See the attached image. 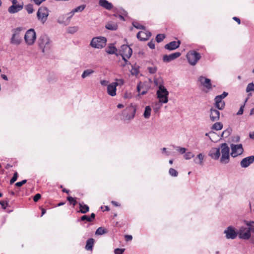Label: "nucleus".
I'll use <instances>...</instances> for the list:
<instances>
[{"mask_svg":"<svg viewBox=\"0 0 254 254\" xmlns=\"http://www.w3.org/2000/svg\"><path fill=\"white\" fill-rule=\"evenodd\" d=\"M18 178V174L17 172L14 173L13 177L10 180V184H13L17 179Z\"/></svg>","mask_w":254,"mask_h":254,"instance_id":"de8ad7c7","label":"nucleus"},{"mask_svg":"<svg viewBox=\"0 0 254 254\" xmlns=\"http://www.w3.org/2000/svg\"><path fill=\"white\" fill-rule=\"evenodd\" d=\"M148 71L150 73L153 74L157 71V67H149L148 68Z\"/></svg>","mask_w":254,"mask_h":254,"instance_id":"603ef678","label":"nucleus"},{"mask_svg":"<svg viewBox=\"0 0 254 254\" xmlns=\"http://www.w3.org/2000/svg\"><path fill=\"white\" fill-rule=\"evenodd\" d=\"M233 19L236 21V22H238V24H240L241 23V20L240 18L237 17H233Z\"/></svg>","mask_w":254,"mask_h":254,"instance_id":"0e129e2a","label":"nucleus"},{"mask_svg":"<svg viewBox=\"0 0 254 254\" xmlns=\"http://www.w3.org/2000/svg\"><path fill=\"white\" fill-rule=\"evenodd\" d=\"M121 51L122 57H126L127 59H129L132 53V49L127 45H124L121 46Z\"/></svg>","mask_w":254,"mask_h":254,"instance_id":"4468645a","label":"nucleus"},{"mask_svg":"<svg viewBox=\"0 0 254 254\" xmlns=\"http://www.w3.org/2000/svg\"><path fill=\"white\" fill-rule=\"evenodd\" d=\"M231 149V155L233 158L241 155L244 151L242 144H234L232 143L230 145Z\"/></svg>","mask_w":254,"mask_h":254,"instance_id":"9b49d317","label":"nucleus"},{"mask_svg":"<svg viewBox=\"0 0 254 254\" xmlns=\"http://www.w3.org/2000/svg\"><path fill=\"white\" fill-rule=\"evenodd\" d=\"M238 233L239 238L241 239L249 240L251 237V232L247 227H241Z\"/></svg>","mask_w":254,"mask_h":254,"instance_id":"ddd939ff","label":"nucleus"},{"mask_svg":"<svg viewBox=\"0 0 254 254\" xmlns=\"http://www.w3.org/2000/svg\"><path fill=\"white\" fill-rule=\"evenodd\" d=\"M105 28L108 30L114 31L117 29L118 25L113 21H109L106 23Z\"/></svg>","mask_w":254,"mask_h":254,"instance_id":"a878e982","label":"nucleus"},{"mask_svg":"<svg viewBox=\"0 0 254 254\" xmlns=\"http://www.w3.org/2000/svg\"><path fill=\"white\" fill-rule=\"evenodd\" d=\"M168 95L169 92L166 88L162 84L159 85L157 95V98L159 99V102L167 103L168 101Z\"/></svg>","mask_w":254,"mask_h":254,"instance_id":"20e7f679","label":"nucleus"},{"mask_svg":"<svg viewBox=\"0 0 254 254\" xmlns=\"http://www.w3.org/2000/svg\"><path fill=\"white\" fill-rule=\"evenodd\" d=\"M220 148L219 147L212 148L209 152L208 155L214 160H218L220 156Z\"/></svg>","mask_w":254,"mask_h":254,"instance_id":"dca6fc26","label":"nucleus"},{"mask_svg":"<svg viewBox=\"0 0 254 254\" xmlns=\"http://www.w3.org/2000/svg\"><path fill=\"white\" fill-rule=\"evenodd\" d=\"M23 28L19 27L12 29V35L10 39V43L12 45L18 46L22 42L21 31Z\"/></svg>","mask_w":254,"mask_h":254,"instance_id":"f03ea898","label":"nucleus"},{"mask_svg":"<svg viewBox=\"0 0 254 254\" xmlns=\"http://www.w3.org/2000/svg\"><path fill=\"white\" fill-rule=\"evenodd\" d=\"M231 134V129H227L222 132L221 136L223 137H227Z\"/></svg>","mask_w":254,"mask_h":254,"instance_id":"a18cd8bd","label":"nucleus"},{"mask_svg":"<svg viewBox=\"0 0 254 254\" xmlns=\"http://www.w3.org/2000/svg\"><path fill=\"white\" fill-rule=\"evenodd\" d=\"M1 78L3 79H4L5 80H8V78H7V76L6 75H5V74H1Z\"/></svg>","mask_w":254,"mask_h":254,"instance_id":"69168bd1","label":"nucleus"},{"mask_svg":"<svg viewBox=\"0 0 254 254\" xmlns=\"http://www.w3.org/2000/svg\"><path fill=\"white\" fill-rule=\"evenodd\" d=\"M244 105H242L241 106L239 110L238 111V112L237 113V115H241L243 114V112H244Z\"/></svg>","mask_w":254,"mask_h":254,"instance_id":"bf43d9fd","label":"nucleus"},{"mask_svg":"<svg viewBox=\"0 0 254 254\" xmlns=\"http://www.w3.org/2000/svg\"><path fill=\"white\" fill-rule=\"evenodd\" d=\"M151 35V33L149 31H140L137 34V38L140 41H146Z\"/></svg>","mask_w":254,"mask_h":254,"instance_id":"6ab92c4d","label":"nucleus"},{"mask_svg":"<svg viewBox=\"0 0 254 254\" xmlns=\"http://www.w3.org/2000/svg\"><path fill=\"white\" fill-rule=\"evenodd\" d=\"M228 95L226 92H223V93L220 95H217L215 97V106L219 110H222L225 108V103L223 100Z\"/></svg>","mask_w":254,"mask_h":254,"instance_id":"6e6552de","label":"nucleus"},{"mask_svg":"<svg viewBox=\"0 0 254 254\" xmlns=\"http://www.w3.org/2000/svg\"><path fill=\"white\" fill-rule=\"evenodd\" d=\"M80 220L91 222V218L89 216L85 215L81 217Z\"/></svg>","mask_w":254,"mask_h":254,"instance_id":"09e8293b","label":"nucleus"},{"mask_svg":"<svg viewBox=\"0 0 254 254\" xmlns=\"http://www.w3.org/2000/svg\"><path fill=\"white\" fill-rule=\"evenodd\" d=\"M245 223L250 232L254 233V221H245Z\"/></svg>","mask_w":254,"mask_h":254,"instance_id":"2f4dec72","label":"nucleus"},{"mask_svg":"<svg viewBox=\"0 0 254 254\" xmlns=\"http://www.w3.org/2000/svg\"><path fill=\"white\" fill-rule=\"evenodd\" d=\"M222 154L220 162L222 164H227L230 161V148L226 143H223L221 144L220 148Z\"/></svg>","mask_w":254,"mask_h":254,"instance_id":"7ed1b4c3","label":"nucleus"},{"mask_svg":"<svg viewBox=\"0 0 254 254\" xmlns=\"http://www.w3.org/2000/svg\"><path fill=\"white\" fill-rule=\"evenodd\" d=\"M210 112V119L212 122H216L219 120L220 112L218 110L212 108Z\"/></svg>","mask_w":254,"mask_h":254,"instance_id":"412c9836","label":"nucleus"},{"mask_svg":"<svg viewBox=\"0 0 254 254\" xmlns=\"http://www.w3.org/2000/svg\"><path fill=\"white\" fill-rule=\"evenodd\" d=\"M70 19L71 16L66 17V14H63L59 16L57 22L66 26L69 24Z\"/></svg>","mask_w":254,"mask_h":254,"instance_id":"aec40b11","label":"nucleus"},{"mask_svg":"<svg viewBox=\"0 0 254 254\" xmlns=\"http://www.w3.org/2000/svg\"><path fill=\"white\" fill-rule=\"evenodd\" d=\"M174 147L177 151H178L182 154H185L186 153V149L184 147L177 146H174Z\"/></svg>","mask_w":254,"mask_h":254,"instance_id":"37998d69","label":"nucleus"},{"mask_svg":"<svg viewBox=\"0 0 254 254\" xmlns=\"http://www.w3.org/2000/svg\"><path fill=\"white\" fill-rule=\"evenodd\" d=\"M154 83H155V85L158 86V87H159V85L162 84H161V82H162L161 79L154 78Z\"/></svg>","mask_w":254,"mask_h":254,"instance_id":"13d9d810","label":"nucleus"},{"mask_svg":"<svg viewBox=\"0 0 254 254\" xmlns=\"http://www.w3.org/2000/svg\"><path fill=\"white\" fill-rule=\"evenodd\" d=\"M194 156V154H193L192 152H188L187 153H186L184 155V157L186 159V160H189V159H190L191 158H193V157Z\"/></svg>","mask_w":254,"mask_h":254,"instance_id":"ea45409f","label":"nucleus"},{"mask_svg":"<svg viewBox=\"0 0 254 254\" xmlns=\"http://www.w3.org/2000/svg\"><path fill=\"white\" fill-rule=\"evenodd\" d=\"M249 136L251 138L254 139V131L250 133Z\"/></svg>","mask_w":254,"mask_h":254,"instance_id":"338daca9","label":"nucleus"},{"mask_svg":"<svg viewBox=\"0 0 254 254\" xmlns=\"http://www.w3.org/2000/svg\"><path fill=\"white\" fill-rule=\"evenodd\" d=\"M254 91V84L253 83H249L246 88V92Z\"/></svg>","mask_w":254,"mask_h":254,"instance_id":"c03bdc74","label":"nucleus"},{"mask_svg":"<svg viewBox=\"0 0 254 254\" xmlns=\"http://www.w3.org/2000/svg\"><path fill=\"white\" fill-rule=\"evenodd\" d=\"M181 44L180 41H172L165 46V48L170 51L174 50L177 49Z\"/></svg>","mask_w":254,"mask_h":254,"instance_id":"5701e85b","label":"nucleus"},{"mask_svg":"<svg viewBox=\"0 0 254 254\" xmlns=\"http://www.w3.org/2000/svg\"><path fill=\"white\" fill-rule=\"evenodd\" d=\"M117 12L119 13V14H122V15L125 16H126L127 14V12L122 8H120L118 10Z\"/></svg>","mask_w":254,"mask_h":254,"instance_id":"864d4df0","label":"nucleus"},{"mask_svg":"<svg viewBox=\"0 0 254 254\" xmlns=\"http://www.w3.org/2000/svg\"><path fill=\"white\" fill-rule=\"evenodd\" d=\"M149 47L151 49H154L155 48V44L152 41H150L147 44Z\"/></svg>","mask_w":254,"mask_h":254,"instance_id":"052dcab7","label":"nucleus"},{"mask_svg":"<svg viewBox=\"0 0 254 254\" xmlns=\"http://www.w3.org/2000/svg\"><path fill=\"white\" fill-rule=\"evenodd\" d=\"M41 197L40 193H37L33 197V200L35 202H37Z\"/></svg>","mask_w":254,"mask_h":254,"instance_id":"4d7b16f0","label":"nucleus"},{"mask_svg":"<svg viewBox=\"0 0 254 254\" xmlns=\"http://www.w3.org/2000/svg\"><path fill=\"white\" fill-rule=\"evenodd\" d=\"M234 141L235 142H239L240 141V137L239 136H237L235 137Z\"/></svg>","mask_w":254,"mask_h":254,"instance_id":"774afa93","label":"nucleus"},{"mask_svg":"<svg viewBox=\"0 0 254 254\" xmlns=\"http://www.w3.org/2000/svg\"><path fill=\"white\" fill-rule=\"evenodd\" d=\"M99 5L107 10H111L113 7L112 3L107 0H99Z\"/></svg>","mask_w":254,"mask_h":254,"instance_id":"393cba45","label":"nucleus"},{"mask_svg":"<svg viewBox=\"0 0 254 254\" xmlns=\"http://www.w3.org/2000/svg\"><path fill=\"white\" fill-rule=\"evenodd\" d=\"M85 6H86L85 5L83 4V5H81L80 6H78L76 7V8L73 9L71 11V13H72V15H74L75 12H79V11H80V12L82 11L84 9V8H85Z\"/></svg>","mask_w":254,"mask_h":254,"instance_id":"f704fd0d","label":"nucleus"},{"mask_svg":"<svg viewBox=\"0 0 254 254\" xmlns=\"http://www.w3.org/2000/svg\"><path fill=\"white\" fill-rule=\"evenodd\" d=\"M125 251L124 249H116L114 251V253L115 254H122Z\"/></svg>","mask_w":254,"mask_h":254,"instance_id":"3c124183","label":"nucleus"},{"mask_svg":"<svg viewBox=\"0 0 254 254\" xmlns=\"http://www.w3.org/2000/svg\"><path fill=\"white\" fill-rule=\"evenodd\" d=\"M224 233L225 234V237L227 239L234 240L238 235V231H236L235 228L232 226H228L224 230Z\"/></svg>","mask_w":254,"mask_h":254,"instance_id":"f8f14e48","label":"nucleus"},{"mask_svg":"<svg viewBox=\"0 0 254 254\" xmlns=\"http://www.w3.org/2000/svg\"><path fill=\"white\" fill-rule=\"evenodd\" d=\"M198 80L200 82L201 84L207 89H210L212 88L211 80L210 79L201 76L199 77Z\"/></svg>","mask_w":254,"mask_h":254,"instance_id":"4be33fe9","label":"nucleus"},{"mask_svg":"<svg viewBox=\"0 0 254 254\" xmlns=\"http://www.w3.org/2000/svg\"><path fill=\"white\" fill-rule=\"evenodd\" d=\"M94 240L93 238H90L87 240L85 246V249L88 251H92L94 243Z\"/></svg>","mask_w":254,"mask_h":254,"instance_id":"c85d7f7f","label":"nucleus"},{"mask_svg":"<svg viewBox=\"0 0 254 254\" xmlns=\"http://www.w3.org/2000/svg\"><path fill=\"white\" fill-rule=\"evenodd\" d=\"M95 72V71L91 69H87L85 70L82 75L81 77L82 78H85L86 77L90 76L92 74L94 73Z\"/></svg>","mask_w":254,"mask_h":254,"instance_id":"7c9ffc66","label":"nucleus"},{"mask_svg":"<svg viewBox=\"0 0 254 254\" xmlns=\"http://www.w3.org/2000/svg\"><path fill=\"white\" fill-rule=\"evenodd\" d=\"M117 49L113 44H110L106 49V52L109 54H116Z\"/></svg>","mask_w":254,"mask_h":254,"instance_id":"bb28decb","label":"nucleus"},{"mask_svg":"<svg viewBox=\"0 0 254 254\" xmlns=\"http://www.w3.org/2000/svg\"><path fill=\"white\" fill-rule=\"evenodd\" d=\"M223 128V124L221 122L215 123L212 127L211 129L215 130H220Z\"/></svg>","mask_w":254,"mask_h":254,"instance_id":"72a5a7b5","label":"nucleus"},{"mask_svg":"<svg viewBox=\"0 0 254 254\" xmlns=\"http://www.w3.org/2000/svg\"><path fill=\"white\" fill-rule=\"evenodd\" d=\"M203 159V155L202 153H199L196 156V157L193 159V161L195 164H199L200 165H202Z\"/></svg>","mask_w":254,"mask_h":254,"instance_id":"cd10ccee","label":"nucleus"},{"mask_svg":"<svg viewBox=\"0 0 254 254\" xmlns=\"http://www.w3.org/2000/svg\"><path fill=\"white\" fill-rule=\"evenodd\" d=\"M133 26L138 29H144L145 27L143 25H140L137 22H132Z\"/></svg>","mask_w":254,"mask_h":254,"instance_id":"49530a36","label":"nucleus"},{"mask_svg":"<svg viewBox=\"0 0 254 254\" xmlns=\"http://www.w3.org/2000/svg\"><path fill=\"white\" fill-rule=\"evenodd\" d=\"M67 200L71 204H72L73 206H75L77 204V201L75 198L72 197V196H68L67 197Z\"/></svg>","mask_w":254,"mask_h":254,"instance_id":"79ce46f5","label":"nucleus"},{"mask_svg":"<svg viewBox=\"0 0 254 254\" xmlns=\"http://www.w3.org/2000/svg\"><path fill=\"white\" fill-rule=\"evenodd\" d=\"M118 83L117 82H112L107 86V93L111 96H115L116 95L117 86Z\"/></svg>","mask_w":254,"mask_h":254,"instance_id":"f3484780","label":"nucleus"},{"mask_svg":"<svg viewBox=\"0 0 254 254\" xmlns=\"http://www.w3.org/2000/svg\"><path fill=\"white\" fill-rule=\"evenodd\" d=\"M181 55L180 52H176L169 55H165L163 57V61L165 63H169L179 57Z\"/></svg>","mask_w":254,"mask_h":254,"instance_id":"a211bd4d","label":"nucleus"},{"mask_svg":"<svg viewBox=\"0 0 254 254\" xmlns=\"http://www.w3.org/2000/svg\"><path fill=\"white\" fill-rule=\"evenodd\" d=\"M107 232V231L106 229L102 227H99L97 229L95 234L96 235H102L106 233Z\"/></svg>","mask_w":254,"mask_h":254,"instance_id":"c9c22d12","label":"nucleus"},{"mask_svg":"<svg viewBox=\"0 0 254 254\" xmlns=\"http://www.w3.org/2000/svg\"><path fill=\"white\" fill-rule=\"evenodd\" d=\"M23 7V3L17 4L16 5H12L8 7V11L10 13H15L21 10Z\"/></svg>","mask_w":254,"mask_h":254,"instance_id":"b1692460","label":"nucleus"},{"mask_svg":"<svg viewBox=\"0 0 254 254\" xmlns=\"http://www.w3.org/2000/svg\"><path fill=\"white\" fill-rule=\"evenodd\" d=\"M27 182L26 180H23L21 182H17L15 183V185L17 187H20L22 186L23 185L25 184Z\"/></svg>","mask_w":254,"mask_h":254,"instance_id":"6e6d98bb","label":"nucleus"},{"mask_svg":"<svg viewBox=\"0 0 254 254\" xmlns=\"http://www.w3.org/2000/svg\"><path fill=\"white\" fill-rule=\"evenodd\" d=\"M125 239L127 241H131L132 239L131 235H127L125 236Z\"/></svg>","mask_w":254,"mask_h":254,"instance_id":"e2e57ef3","label":"nucleus"},{"mask_svg":"<svg viewBox=\"0 0 254 254\" xmlns=\"http://www.w3.org/2000/svg\"><path fill=\"white\" fill-rule=\"evenodd\" d=\"M49 14V9L45 6H41L39 7L37 12V18L43 24L46 22Z\"/></svg>","mask_w":254,"mask_h":254,"instance_id":"0eeeda50","label":"nucleus"},{"mask_svg":"<svg viewBox=\"0 0 254 254\" xmlns=\"http://www.w3.org/2000/svg\"><path fill=\"white\" fill-rule=\"evenodd\" d=\"M136 107L131 104L127 107L124 111L123 116L126 120H131L135 117L136 113Z\"/></svg>","mask_w":254,"mask_h":254,"instance_id":"1a4fd4ad","label":"nucleus"},{"mask_svg":"<svg viewBox=\"0 0 254 254\" xmlns=\"http://www.w3.org/2000/svg\"><path fill=\"white\" fill-rule=\"evenodd\" d=\"M187 58L189 64L194 65L200 60L201 56L199 53L195 51H191L188 53Z\"/></svg>","mask_w":254,"mask_h":254,"instance_id":"9d476101","label":"nucleus"},{"mask_svg":"<svg viewBox=\"0 0 254 254\" xmlns=\"http://www.w3.org/2000/svg\"><path fill=\"white\" fill-rule=\"evenodd\" d=\"M26 10H27L28 13L31 14L33 13L34 10H33V7L32 4H28L25 6Z\"/></svg>","mask_w":254,"mask_h":254,"instance_id":"58836bf2","label":"nucleus"},{"mask_svg":"<svg viewBox=\"0 0 254 254\" xmlns=\"http://www.w3.org/2000/svg\"><path fill=\"white\" fill-rule=\"evenodd\" d=\"M0 204L1 205V207L3 209H6V207L8 205V201L6 200H2L0 201Z\"/></svg>","mask_w":254,"mask_h":254,"instance_id":"8fccbe9b","label":"nucleus"},{"mask_svg":"<svg viewBox=\"0 0 254 254\" xmlns=\"http://www.w3.org/2000/svg\"><path fill=\"white\" fill-rule=\"evenodd\" d=\"M151 112V108L149 106H147L145 108V111L143 113L144 117L148 119L149 118Z\"/></svg>","mask_w":254,"mask_h":254,"instance_id":"473e14b6","label":"nucleus"},{"mask_svg":"<svg viewBox=\"0 0 254 254\" xmlns=\"http://www.w3.org/2000/svg\"><path fill=\"white\" fill-rule=\"evenodd\" d=\"M165 38L164 34H158L156 35V40L158 43L162 42Z\"/></svg>","mask_w":254,"mask_h":254,"instance_id":"4c0bfd02","label":"nucleus"},{"mask_svg":"<svg viewBox=\"0 0 254 254\" xmlns=\"http://www.w3.org/2000/svg\"><path fill=\"white\" fill-rule=\"evenodd\" d=\"M169 174L172 177H177L178 175V171L173 168H170L169 169Z\"/></svg>","mask_w":254,"mask_h":254,"instance_id":"a19ab883","label":"nucleus"},{"mask_svg":"<svg viewBox=\"0 0 254 254\" xmlns=\"http://www.w3.org/2000/svg\"><path fill=\"white\" fill-rule=\"evenodd\" d=\"M106 38L99 36L93 38L91 41L90 45L94 48L102 49L106 46Z\"/></svg>","mask_w":254,"mask_h":254,"instance_id":"39448f33","label":"nucleus"},{"mask_svg":"<svg viewBox=\"0 0 254 254\" xmlns=\"http://www.w3.org/2000/svg\"><path fill=\"white\" fill-rule=\"evenodd\" d=\"M254 162V156L252 155L243 158L240 162L242 168H247Z\"/></svg>","mask_w":254,"mask_h":254,"instance_id":"2eb2a0df","label":"nucleus"},{"mask_svg":"<svg viewBox=\"0 0 254 254\" xmlns=\"http://www.w3.org/2000/svg\"><path fill=\"white\" fill-rule=\"evenodd\" d=\"M123 60L124 61V63L122 64V66L124 67L126 65L130 64V63L127 60L126 57H122Z\"/></svg>","mask_w":254,"mask_h":254,"instance_id":"5fc2aeb1","label":"nucleus"},{"mask_svg":"<svg viewBox=\"0 0 254 254\" xmlns=\"http://www.w3.org/2000/svg\"><path fill=\"white\" fill-rule=\"evenodd\" d=\"M78 29V28L77 26L69 27L67 29V31L68 33L73 34L77 32Z\"/></svg>","mask_w":254,"mask_h":254,"instance_id":"e433bc0d","label":"nucleus"},{"mask_svg":"<svg viewBox=\"0 0 254 254\" xmlns=\"http://www.w3.org/2000/svg\"><path fill=\"white\" fill-rule=\"evenodd\" d=\"M24 39L27 45H33L36 39V34L34 29L31 28L28 30L25 34Z\"/></svg>","mask_w":254,"mask_h":254,"instance_id":"423d86ee","label":"nucleus"},{"mask_svg":"<svg viewBox=\"0 0 254 254\" xmlns=\"http://www.w3.org/2000/svg\"><path fill=\"white\" fill-rule=\"evenodd\" d=\"M109 82L106 80H101L100 81V84L104 86H108Z\"/></svg>","mask_w":254,"mask_h":254,"instance_id":"680f3d73","label":"nucleus"},{"mask_svg":"<svg viewBox=\"0 0 254 254\" xmlns=\"http://www.w3.org/2000/svg\"><path fill=\"white\" fill-rule=\"evenodd\" d=\"M79 212L81 213H86L89 211V208L86 204H84L83 202L79 203Z\"/></svg>","mask_w":254,"mask_h":254,"instance_id":"c756f323","label":"nucleus"},{"mask_svg":"<svg viewBox=\"0 0 254 254\" xmlns=\"http://www.w3.org/2000/svg\"><path fill=\"white\" fill-rule=\"evenodd\" d=\"M38 44L43 53L49 51L52 47V41L46 34H43L38 39Z\"/></svg>","mask_w":254,"mask_h":254,"instance_id":"f257e3e1","label":"nucleus"}]
</instances>
